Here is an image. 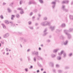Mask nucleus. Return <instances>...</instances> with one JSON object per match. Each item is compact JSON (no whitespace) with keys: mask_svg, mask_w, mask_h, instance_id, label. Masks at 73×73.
<instances>
[{"mask_svg":"<svg viewBox=\"0 0 73 73\" xmlns=\"http://www.w3.org/2000/svg\"><path fill=\"white\" fill-rule=\"evenodd\" d=\"M42 26H46V25H50L51 24L48 21L43 22L40 24Z\"/></svg>","mask_w":73,"mask_h":73,"instance_id":"1","label":"nucleus"},{"mask_svg":"<svg viewBox=\"0 0 73 73\" xmlns=\"http://www.w3.org/2000/svg\"><path fill=\"white\" fill-rule=\"evenodd\" d=\"M62 53H63V57H64V58H65V57H66V54L65 52H64V51L63 50H62L60 53H58V54L59 56H60L62 54Z\"/></svg>","mask_w":73,"mask_h":73,"instance_id":"2","label":"nucleus"},{"mask_svg":"<svg viewBox=\"0 0 73 73\" xmlns=\"http://www.w3.org/2000/svg\"><path fill=\"white\" fill-rule=\"evenodd\" d=\"M9 36V33H6L3 35V37L5 38H6L7 37H8Z\"/></svg>","mask_w":73,"mask_h":73,"instance_id":"3","label":"nucleus"},{"mask_svg":"<svg viewBox=\"0 0 73 73\" xmlns=\"http://www.w3.org/2000/svg\"><path fill=\"white\" fill-rule=\"evenodd\" d=\"M32 4H36V3L34 1H30L28 3L29 5H31Z\"/></svg>","mask_w":73,"mask_h":73,"instance_id":"4","label":"nucleus"},{"mask_svg":"<svg viewBox=\"0 0 73 73\" xmlns=\"http://www.w3.org/2000/svg\"><path fill=\"white\" fill-rule=\"evenodd\" d=\"M20 40L21 41H22V40H23L24 42H27V39L24 38L23 37L20 38Z\"/></svg>","mask_w":73,"mask_h":73,"instance_id":"5","label":"nucleus"},{"mask_svg":"<svg viewBox=\"0 0 73 73\" xmlns=\"http://www.w3.org/2000/svg\"><path fill=\"white\" fill-rule=\"evenodd\" d=\"M56 0L54 2H52V9H54L55 7V6L56 5Z\"/></svg>","mask_w":73,"mask_h":73,"instance_id":"6","label":"nucleus"},{"mask_svg":"<svg viewBox=\"0 0 73 73\" xmlns=\"http://www.w3.org/2000/svg\"><path fill=\"white\" fill-rule=\"evenodd\" d=\"M56 28V26H51L50 28V29L51 31H54V28Z\"/></svg>","mask_w":73,"mask_h":73,"instance_id":"7","label":"nucleus"},{"mask_svg":"<svg viewBox=\"0 0 73 73\" xmlns=\"http://www.w3.org/2000/svg\"><path fill=\"white\" fill-rule=\"evenodd\" d=\"M47 31V28H46L44 30L43 33L44 34H43V36H45L48 33L46 31Z\"/></svg>","mask_w":73,"mask_h":73,"instance_id":"8","label":"nucleus"},{"mask_svg":"<svg viewBox=\"0 0 73 73\" xmlns=\"http://www.w3.org/2000/svg\"><path fill=\"white\" fill-rule=\"evenodd\" d=\"M67 35L68 36V39H70V38H72V35L68 33V34H67Z\"/></svg>","mask_w":73,"mask_h":73,"instance_id":"9","label":"nucleus"},{"mask_svg":"<svg viewBox=\"0 0 73 73\" xmlns=\"http://www.w3.org/2000/svg\"><path fill=\"white\" fill-rule=\"evenodd\" d=\"M69 1H68L67 0H65V1H62V3L63 4H68V3H69Z\"/></svg>","mask_w":73,"mask_h":73,"instance_id":"10","label":"nucleus"},{"mask_svg":"<svg viewBox=\"0 0 73 73\" xmlns=\"http://www.w3.org/2000/svg\"><path fill=\"white\" fill-rule=\"evenodd\" d=\"M68 32H69L68 30H64V33L66 34V35L68 34L69 33H68Z\"/></svg>","mask_w":73,"mask_h":73,"instance_id":"11","label":"nucleus"},{"mask_svg":"<svg viewBox=\"0 0 73 73\" xmlns=\"http://www.w3.org/2000/svg\"><path fill=\"white\" fill-rule=\"evenodd\" d=\"M68 40H66L63 43V45H66L68 44Z\"/></svg>","mask_w":73,"mask_h":73,"instance_id":"12","label":"nucleus"},{"mask_svg":"<svg viewBox=\"0 0 73 73\" xmlns=\"http://www.w3.org/2000/svg\"><path fill=\"white\" fill-rule=\"evenodd\" d=\"M37 58L38 60H43V58H42L41 56H37Z\"/></svg>","mask_w":73,"mask_h":73,"instance_id":"13","label":"nucleus"},{"mask_svg":"<svg viewBox=\"0 0 73 73\" xmlns=\"http://www.w3.org/2000/svg\"><path fill=\"white\" fill-rule=\"evenodd\" d=\"M59 50V49L58 48L55 49L53 50V52H54V53H56V52H57V51H58V50Z\"/></svg>","mask_w":73,"mask_h":73,"instance_id":"14","label":"nucleus"},{"mask_svg":"<svg viewBox=\"0 0 73 73\" xmlns=\"http://www.w3.org/2000/svg\"><path fill=\"white\" fill-rule=\"evenodd\" d=\"M51 56L52 58H54V57H56V55H55L53 54H51Z\"/></svg>","mask_w":73,"mask_h":73,"instance_id":"15","label":"nucleus"},{"mask_svg":"<svg viewBox=\"0 0 73 73\" xmlns=\"http://www.w3.org/2000/svg\"><path fill=\"white\" fill-rule=\"evenodd\" d=\"M59 38L60 39H64V37L62 35H61L59 36Z\"/></svg>","mask_w":73,"mask_h":73,"instance_id":"16","label":"nucleus"},{"mask_svg":"<svg viewBox=\"0 0 73 73\" xmlns=\"http://www.w3.org/2000/svg\"><path fill=\"white\" fill-rule=\"evenodd\" d=\"M65 5H63L62 6V10H64V9H65Z\"/></svg>","mask_w":73,"mask_h":73,"instance_id":"17","label":"nucleus"},{"mask_svg":"<svg viewBox=\"0 0 73 73\" xmlns=\"http://www.w3.org/2000/svg\"><path fill=\"white\" fill-rule=\"evenodd\" d=\"M65 23H62V24L61 27H62V28H64V27H65Z\"/></svg>","mask_w":73,"mask_h":73,"instance_id":"18","label":"nucleus"},{"mask_svg":"<svg viewBox=\"0 0 73 73\" xmlns=\"http://www.w3.org/2000/svg\"><path fill=\"white\" fill-rule=\"evenodd\" d=\"M10 23H11V26L13 27L14 26H15V25L14 23H13L12 22H10Z\"/></svg>","mask_w":73,"mask_h":73,"instance_id":"19","label":"nucleus"},{"mask_svg":"<svg viewBox=\"0 0 73 73\" xmlns=\"http://www.w3.org/2000/svg\"><path fill=\"white\" fill-rule=\"evenodd\" d=\"M49 64H50V65L52 67H53V66H54L53 63L52 62H50L49 63Z\"/></svg>","mask_w":73,"mask_h":73,"instance_id":"20","label":"nucleus"},{"mask_svg":"<svg viewBox=\"0 0 73 73\" xmlns=\"http://www.w3.org/2000/svg\"><path fill=\"white\" fill-rule=\"evenodd\" d=\"M1 25L3 26V28H4V29H6V27L5 26V25H4V24L2 23Z\"/></svg>","mask_w":73,"mask_h":73,"instance_id":"21","label":"nucleus"},{"mask_svg":"<svg viewBox=\"0 0 73 73\" xmlns=\"http://www.w3.org/2000/svg\"><path fill=\"white\" fill-rule=\"evenodd\" d=\"M58 73H62V71L60 70H58Z\"/></svg>","mask_w":73,"mask_h":73,"instance_id":"22","label":"nucleus"},{"mask_svg":"<svg viewBox=\"0 0 73 73\" xmlns=\"http://www.w3.org/2000/svg\"><path fill=\"white\" fill-rule=\"evenodd\" d=\"M61 31V30H60L58 29H57L56 31V33H58V32H60Z\"/></svg>","mask_w":73,"mask_h":73,"instance_id":"23","label":"nucleus"},{"mask_svg":"<svg viewBox=\"0 0 73 73\" xmlns=\"http://www.w3.org/2000/svg\"><path fill=\"white\" fill-rule=\"evenodd\" d=\"M70 18L71 20H73V16L72 15H70Z\"/></svg>","mask_w":73,"mask_h":73,"instance_id":"24","label":"nucleus"},{"mask_svg":"<svg viewBox=\"0 0 73 73\" xmlns=\"http://www.w3.org/2000/svg\"><path fill=\"white\" fill-rule=\"evenodd\" d=\"M17 10H19V11H22L23 10V9H22V8L21 7H19L17 9Z\"/></svg>","mask_w":73,"mask_h":73,"instance_id":"25","label":"nucleus"},{"mask_svg":"<svg viewBox=\"0 0 73 73\" xmlns=\"http://www.w3.org/2000/svg\"><path fill=\"white\" fill-rule=\"evenodd\" d=\"M73 30V28H70L68 30V32H72Z\"/></svg>","mask_w":73,"mask_h":73,"instance_id":"26","label":"nucleus"},{"mask_svg":"<svg viewBox=\"0 0 73 73\" xmlns=\"http://www.w3.org/2000/svg\"><path fill=\"white\" fill-rule=\"evenodd\" d=\"M7 10L8 12H9V13H10V12H11V10L10 9V8H8L7 9Z\"/></svg>","mask_w":73,"mask_h":73,"instance_id":"27","label":"nucleus"},{"mask_svg":"<svg viewBox=\"0 0 73 73\" xmlns=\"http://www.w3.org/2000/svg\"><path fill=\"white\" fill-rule=\"evenodd\" d=\"M15 17V15H12L11 18V20H13V18Z\"/></svg>","mask_w":73,"mask_h":73,"instance_id":"28","label":"nucleus"},{"mask_svg":"<svg viewBox=\"0 0 73 73\" xmlns=\"http://www.w3.org/2000/svg\"><path fill=\"white\" fill-rule=\"evenodd\" d=\"M61 58L60 56H58L57 57V59L58 60H61Z\"/></svg>","mask_w":73,"mask_h":73,"instance_id":"29","label":"nucleus"},{"mask_svg":"<svg viewBox=\"0 0 73 73\" xmlns=\"http://www.w3.org/2000/svg\"><path fill=\"white\" fill-rule=\"evenodd\" d=\"M5 23L6 24H8L9 23V22H8V21H5Z\"/></svg>","mask_w":73,"mask_h":73,"instance_id":"30","label":"nucleus"},{"mask_svg":"<svg viewBox=\"0 0 73 73\" xmlns=\"http://www.w3.org/2000/svg\"><path fill=\"white\" fill-rule=\"evenodd\" d=\"M35 55L36 56H37V57H38V52H37L36 51V52H35Z\"/></svg>","mask_w":73,"mask_h":73,"instance_id":"31","label":"nucleus"},{"mask_svg":"<svg viewBox=\"0 0 73 73\" xmlns=\"http://www.w3.org/2000/svg\"><path fill=\"white\" fill-rule=\"evenodd\" d=\"M25 71L26 72H28V68H25Z\"/></svg>","mask_w":73,"mask_h":73,"instance_id":"32","label":"nucleus"},{"mask_svg":"<svg viewBox=\"0 0 73 73\" xmlns=\"http://www.w3.org/2000/svg\"><path fill=\"white\" fill-rule=\"evenodd\" d=\"M52 72L54 73H56V70H55V69H53L52 70Z\"/></svg>","mask_w":73,"mask_h":73,"instance_id":"33","label":"nucleus"},{"mask_svg":"<svg viewBox=\"0 0 73 73\" xmlns=\"http://www.w3.org/2000/svg\"><path fill=\"white\" fill-rule=\"evenodd\" d=\"M40 2L41 4H42L43 3V1L42 0H38Z\"/></svg>","mask_w":73,"mask_h":73,"instance_id":"34","label":"nucleus"},{"mask_svg":"<svg viewBox=\"0 0 73 73\" xmlns=\"http://www.w3.org/2000/svg\"><path fill=\"white\" fill-rule=\"evenodd\" d=\"M1 43L2 44H4V43H5L4 40L1 41Z\"/></svg>","mask_w":73,"mask_h":73,"instance_id":"35","label":"nucleus"},{"mask_svg":"<svg viewBox=\"0 0 73 73\" xmlns=\"http://www.w3.org/2000/svg\"><path fill=\"white\" fill-rule=\"evenodd\" d=\"M23 1L21 0L20 2V5L22 4H23Z\"/></svg>","mask_w":73,"mask_h":73,"instance_id":"36","label":"nucleus"},{"mask_svg":"<svg viewBox=\"0 0 73 73\" xmlns=\"http://www.w3.org/2000/svg\"><path fill=\"white\" fill-rule=\"evenodd\" d=\"M24 13V11H23V9L22 10H21V11L20 12V14H23Z\"/></svg>","mask_w":73,"mask_h":73,"instance_id":"37","label":"nucleus"},{"mask_svg":"<svg viewBox=\"0 0 73 73\" xmlns=\"http://www.w3.org/2000/svg\"><path fill=\"white\" fill-rule=\"evenodd\" d=\"M31 50L30 49H28L27 50V52H29L31 51Z\"/></svg>","mask_w":73,"mask_h":73,"instance_id":"38","label":"nucleus"},{"mask_svg":"<svg viewBox=\"0 0 73 73\" xmlns=\"http://www.w3.org/2000/svg\"><path fill=\"white\" fill-rule=\"evenodd\" d=\"M33 61L35 62H36V57H34L33 58Z\"/></svg>","mask_w":73,"mask_h":73,"instance_id":"39","label":"nucleus"},{"mask_svg":"<svg viewBox=\"0 0 73 73\" xmlns=\"http://www.w3.org/2000/svg\"><path fill=\"white\" fill-rule=\"evenodd\" d=\"M72 55V53H71L69 54L68 56L69 57H71Z\"/></svg>","mask_w":73,"mask_h":73,"instance_id":"40","label":"nucleus"},{"mask_svg":"<svg viewBox=\"0 0 73 73\" xmlns=\"http://www.w3.org/2000/svg\"><path fill=\"white\" fill-rule=\"evenodd\" d=\"M64 11H65V12H68V10L67 9H64V10H63Z\"/></svg>","mask_w":73,"mask_h":73,"instance_id":"41","label":"nucleus"},{"mask_svg":"<svg viewBox=\"0 0 73 73\" xmlns=\"http://www.w3.org/2000/svg\"><path fill=\"white\" fill-rule=\"evenodd\" d=\"M29 28L30 29H33V27H29Z\"/></svg>","mask_w":73,"mask_h":73,"instance_id":"42","label":"nucleus"},{"mask_svg":"<svg viewBox=\"0 0 73 73\" xmlns=\"http://www.w3.org/2000/svg\"><path fill=\"white\" fill-rule=\"evenodd\" d=\"M65 69H69V68L68 67L66 66L65 67Z\"/></svg>","mask_w":73,"mask_h":73,"instance_id":"43","label":"nucleus"},{"mask_svg":"<svg viewBox=\"0 0 73 73\" xmlns=\"http://www.w3.org/2000/svg\"><path fill=\"white\" fill-rule=\"evenodd\" d=\"M36 51H34L32 52V53L33 54H35V53Z\"/></svg>","mask_w":73,"mask_h":73,"instance_id":"44","label":"nucleus"},{"mask_svg":"<svg viewBox=\"0 0 73 73\" xmlns=\"http://www.w3.org/2000/svg\"><path fill=\"white\" fill-rule=\"evenodd\" d=\"M43 19L44 20H47V17H44Z\"/></svg>","mask_w":73,"mask_h":73,"instance_id":"45","label":"nucleus"},{"mask_svg":"<svg viewBox=\"0 0 73 73\" xmlns=\"http://www.w3.org/2000/svg\"><path fill=\"white\" fill-rule=\"evenodd\" d=\"M0 17L1 19H3V17L2 15H1L0 16Z\"/></svg>","mask_w":73,"mask_h":73,"instance_id":"46","label":"nucleus"},{"mask_svg":"<svg viewBox=\"0 0 73 73\" xmlns=\"http://www.w3.org/2000/svg\"><path fill=\"white\" fill-rule=\"evenodd\" d=\"M17 18H19V17H20V16L19 15V14L17 15Z\"/></svg>","mask_w":73,"mask_h":73,"instance_id":"47","label":"nucleus"},{"mask_svg":"<svg viewBox=\"0 0 73 73\" xmlns=\"http://www.w3.org/2000/svg\"><path fill=\"white\" fill-rule=\"evenodd\" d=\"M28 23L29 25H31V24H32V22L31 21H29V22Z\"/></svg>","mask_w":73,"mask_h":73,"instance_id":"48","label":"nucleus"},{"mask_svg":"<svg viewBox=\"0 0 73 73\" xmlns=\"http://www.w3.org/2000/svg\"><path fill=\"white\" fill-rule=\"evenodd\" d=\"M34 12H37V10L36 9H35L34 11Z\"/></svg>","mask_w":73,"mask_h":73,"instance_id":"49","label":"nucleus"},{"mask_svg":"<svg viewBox=\"0 0 73 73\" xmlns=\"http://www.w3.org/2000/svg\"><path fill=\"white\" fill-rule=\"evenodd\" d=\"M6 50L7 52H8V50H9V48H6Z\"/></svg>","mask_w":73,"mask_h":73,"instance_id":"50","label":"nucleus"},{"mask_svg":"<svg viewBox=\"0 0 73 73\" xmlns=\"http://www.w3.org/2000/svg\"><path fill=\"white\" fill-rule=\"evenodd\" d=\"M56 68H58V67H59V65L58 64H56Z\"/></svg>","mask_w":73,"mask_h":73,"instance_id":"51","label":"nucleus"},{"mask_svg":"<svg viewBox=\"0 0 73 73\" xmlns=\"http://www.w3.org/2000/svg\"><path fill=\"white\" fill-rule=\"evenodd\" d=\"M3 5H6V3L4 2L3 3Z\"/></svg>","mask_w":73,"mask_h":73,"instance_id":"52","label":"nucleus"},{"mask_svg":"<svg viewBox=\"0 0 73 73\" xmlns=\"http://www.w3.org/2000/svg\"><path fill=\"white\" fill-rule=\"evenodd\" d=\"M35 17H33V21H34V20H35Z\"/></svg>","mask_w":73,"mask_h":73,"instance_id":"53","label":"nucleus"},{"mask_svg":"<svg viewBox=\"0 0 73 73\" xmlns=\"http://www.w3.org/2000/svg\"><path fill=\"white\" fill-rule=\"evenodd\" d=\"M32 13H30V16H32Z\"/></svg>","mask_w":73,"mask_h":73,"instance_id":"54","label":"nucleus"},{"mask_svg":"<svg viewBox=\"0 0 73 73\" xmlns=\"http://www.w3.org/2000/svg\"><path fill=\"white\" fill-rule=\"evenodd\" d=\"M32 68H33V66H30V69H32Z\"/></svg>","mask_w":73,"mask_h":73,"instance_id":"55","label":"nucleus"},{"mask_svg":"<svg viewBox=\"0 0 73 73\" xmlns=\"http://www.w3.org/2000/svg\"><path fill=\"white\" fill-rule=\"evenodd\" d=\"M38 25V23H36L35 24V26H37Z\"/></svg>","mask_w":73,"mask_h":73,"instance_id":"56","label":"nucleus"},{"mask_svg":"<svg viewBox=\"0 0 73 73\" xmlns=\"http://www.w3.org/2000/svg\"><path fill=\"white\" fill-rule=\"evenodd\" d=\"M47 41L48 42H50V40H47Z\"/></svg>","mask_w":73,"mask_h":73,"instance_id":"57","label":"nucleus"},{"mask_svg":"<svg viewBox=\"0 0 73 73\" xmlns=\"http://www.w3.org/2000/svg\"><path fill=\"white\" fill-rule=\"evenodd\" d=\"M38 17H40V16H41V15L40 14H38Z\"/></svg>","mask_w":73,"mask_h":73,"instance_id":"58","label":"nucleus"},{"mask_svg":"<svg viewBox=\"0 0 73 73\" xmlns=\"http://www.w3.org/2000/svg\"><path fill=\"white\" fill-rule=\"evenodd\" d=\"M28 58L29 61V60H30V58L29 57H28Z\"/></svg>","mask_w":73,"mask_h":73,"instance_id":"59","label":"nucleus"},{"mask_svg":"<svg viewBox=\"0 0 73 73\" xmlns=\"http://www.w3.org/2000/svg\"><path fill=\"white\" fill-rule=\"evenodd\" d=\"M71 5H73V1H72L71 3Z\"/></svg>","mask_w":73,"mask_h":73,"instance_id":"60","label":"nucleus"},{"mask_svg":"<svg viewBox=\"0 0 73 73\" xmlns=\"http://www.w3.org/2000/svg\"><path fill=\"white\" fill-rule=\"evenodd\" d=\"M36 72H37V73H38V72H39V70H37L36 71Z\"/></svg>","mask_w":73,"mask_h":73,"instance_id":"61","label":"nucleus"},{"mask_svg":"<svg viewBox=\"0 0 73 73\" xmlns=\"http://www.w3.org/2000/svg\"><path fill=\"white\" fill-rule=\"evenodd\" d=\"M20 60L21 61H23V59L22 58H21Z\"/></svg>","mask_w":73,"mask_h":73,"instance_id":"62","label":"nucleus"},{"mask_svg":"<svg viewBox=\"0 0 73 73\" xmlns=\"http://www.w3.org/2000/svg\"><path fill=\"white\" fill-rule=\"evenodd\" d=\"M12 4H11V3L9 5V6H12Z\"/></svg>","mask_w":73,"mask_h":73,"instance_id":"63","label":"nucleus"},{"mask_svg":"<svg viewBox=\"0 0 73 73\" xmlns=\"http://www.w3.org/2000/svg\"><path fill=\"white\" fill-rule=\"evenodd\" d=\"M40 46H42V47H43V44H41L40 45Z\"/></svg>","mask_w":73,"mask_h":73,"instance_id":"64","label":"nucleus"}]
</instances>
